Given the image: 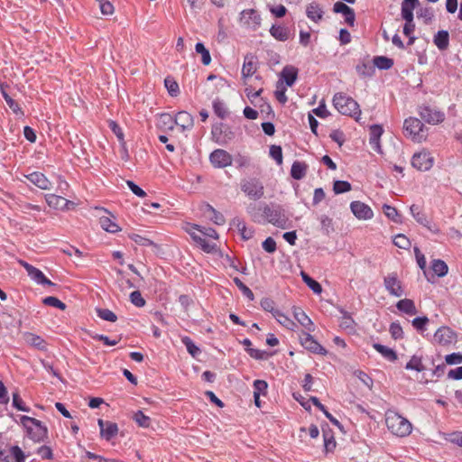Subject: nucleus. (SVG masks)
<instances>
[{"label":"nucleus","instance_id":"1","mask_svg":"<svg viewBox=\"0 0 462 462\" xmlns=\"http://www.w3.org/2000/svg\"><path fill=\"white\" fill-rule=\"evenodd\" d=\"M385 424L388 430L399 438L408 437L412 431V424L409 420L394 411L385 412Z\"/></svg>","mask_w":462,"mask_h":462},{"label":"nucleus","instance_id":"2","mask_svg":"<svg viewBox=\"0 0 462 462\" xmlns=\"http://www.w3.org/2000/svg\"><path fill=\"white\" fill-rule=\"evenodd\" d=\"M333 105L340 114L354 117L356 121L359 120L361 110L354 98L343 93H337L333 97Z\"/></svg>","mask_w":462,"mask_h":462},{"label":"nucleus","instance_id":"3","mask_svg":"<svg viewBox=\"0 0 462 462\" xmlns=\"http://www.w3.org/2000/svg\"><path fill=\"white\" fill-rule=\"evenodd\" d=\"M20 421L26 430L28 437L34 442L43 441L47 438L48 430L42 421L26 415L21 416Z\"/></svg>","mask_w":462,"mask_h":462},{"label":"nucleus","instance_id":"4","mask_svg":"<svg viewBox=\"0 0 462 462\" xmlns=\"http://www.w3.org/2000/svg\"><path fill=\"white\" fill-rule=\"evenodd\" d=\"M263 213L264 214L263 221H267L280 228L287 227L288 218L284 214V210L279 205L263 204Z\"/></svg>","mask_w":462,"mask_h":462},{"label":"nucleus","instance_id":"5","mask_svg":"<svg viewBox=\"0 0 462 462\" xmlns=\"http://www.w3.org/2000/svg\"><path fill=\"white\" fill-rule=\"evenodd\" d=\"M240 189L245 196L253 200H259L264 196L263 183L255 177L243 179L240 182Z\"/></svg>","mask_w":462,"mask_h":462},{"label":"nucleus","instance_id":"6","mask_svg":"<svg viewBox=\"0 0 462 462\" xmlns=\"http://www.w3.org/2000/svg\"><path fill=\"white\" fill-rule=\"evenodd\" d=\"M211 134L213 140L219 145H226L236 138V133L232 127L224 123L214 124Z\"/></svg>","mask_w":462,"mask_h":462},{"label":"nucleus","instance_id":"7","mask_svg":"<svg viewBox=\"0 0 462 462\" xmlns=\"http://www.w3.org/2000/svg\"><path fill=\"white\" fill-rule=\"evenodd\" d=\"M403 130L405 136L411 138L413 141L420 142L427 136L424 131V125L416 117L405 119Z\"/></svg>","mask_w":462,"mask_h":462},{"label":"nucleus","instance_id":"8","mask_svg":"<svg viewBox=\"0 0 462 462\" xmlns=\"http://www.w3.org/2000/svg\"><path fill=\"white\" fill-rule=\"evenodd\" d=\"M434 157L428 151H421L413 154L411 165L420 171H427L432 168Z\"/></svg>","mask_w":462,"mask_h":462},{"label":"nucleus","instance_id":"9","mask_svg":"<svg viewBox=\"0 0 462 462\" xmlns=\"http://www.w3.org/2000/svg\"><path fill=\"white\" fill-rule=\"evenodd\" d=\"M418 112L422 120L430 125H437L444 121L445 114L430 106H420Z\"/></svg>","mask_w":462,"mask_h":462},{"label":"nucleus","instance_id":"10","mask_svg":"<svg viewBox=\"0 0 462 462\" xmlns=\"http://www.w3.org/2000/svg\"><path fill=\"white\" fill-rule=\"evenodd\" d=\"M240 23L254 31L257 30L262 23L260 13L255 9H245L240 13Z\"/></svg>","mask_w":462,"mask_h":462},{"label":"nucleus","instance_id":"11","mask_svg":"<svg viewBox=\"0 0 462 462\" xmlns=\"http://www.w3.org/2000/svg\"><path fill=\"white\" fill-rule=\"evenodd\" d=\"M300 339L301 346L311 353L322 356L327 354L325 347H323L316 339H314L310 332H303L300 335Z\"/></svg>","mask_w":462,"mask_h":462},{"label":"nucleus","instance_id":"12","mask_svg":"<svg viewBox=\"0 0 462 462\" xmlns=\"http://www.w3.org/2000/svg\"><path fill=\"white\" fill-rule=\"evenodd\" d=\"M25 462V455L21 448L13 446L9 449L0 448V462Z\"/></svg>","mask_w":462,"mask_h":462},{"label":"nucleus","instance_id":"13","mask_svg":"<svg viewBox=\"0 0 462 462\" xmlns=\"http://www.w3.org/2000/svg\"><path fill=\"white\" fill-rule=\"evenodd\" d=\"M209 161L215 168H225L232 164V156L222 149L213 151L209 155Z\"/></svg>","mask_w":462,"mask_h":462},{"label":"nucleus","instance_id":"14","mask_svg":"<svg viewBox=\"0 0 462 462\" xmlns=\"http://www.w3.org/2000/svg\"><path fill=\"white\" fill-rule=\"evenodd\" d=\"M384 287L388 292L395 297H401L403 294V290L401 282L398 280L396 273H392L383 280Z\"/></svg>","mask_w":462,"mask_h":462},{"label":"nucleus","instance_id":"15","mask_svg":"<svg viewBox=\"0 0 462 462\" xmlns=\"http://www.w3.org/2000/svg\"><path fill=\"white\" fill-rule=\"evenodd\" d=\"M350 209L354 216L358 219L368 220L374 217L372 208L361 201H352L350 204Z\"/></svg>","mask_w":462,"mask_h":462},{"label":"nucleus","instance_id":"16","mask_svg":"<svg viewBox=\"0 0 462 462\" xmlns=\"http://www.w3.org/2000/svg\"><path fill=\"white\" fill-rule=\"evenodd\" d=\"M47 204L55 209L69 210L74 207V202L55 194L45 195Z\"/></svg>","mask_w":462,"mask_h":462},{"label":"nucleus","instance_id":"17","mask_svg":"<svg viewBox=\"0 0 462 462\" xmlns=\"http://www.w3.org/2000/svg\"><path fill=\"white\" fill-rule=\"evenodd\" d=\"M333 12L342 14L345 17V22L351 27L355 25L356 14L354 9L349 7L345 3L338 1L333 5Z\"/></svg>","mask_w":462,"mask_h":462},{"label":"nucleus","instance_id":"18","mask_svg":"<svg viewBox=\"0 0 462 462\" xmlns=\"http://www.w3.org/2000/svg\"><path fill=\"white\" fill-rule=\"evenodd\" d=\"M97 424L100 429V436L107 441L111 440L118 433V427L115 422L105 421L102 419H98Z\"/></svg>","mask_w":462,"mask_h":462},{"label":"nucleus","instance_id":"19","mask_svg":"<svg viewBox=\"0 0 462 462\" xmlns=\"http://www.w3.org/2000/svg\"><path fill=\"white\" fill-rule=\"evenodd\" d=\"M411 213L415 220L421 226L427 227L430 231L433 233H439V230L436 226H430V222L428 220L425 213L420 209V208L415 204L410 207Z\"/></svg>","mask_w":462,"mask_h":462},{"label":"nucleus","instance_id":"20","mask_svg":"<svg viewBox=\"0 0 462 462\" xmlns=\"http://www.w3.org/2000/svg\"><path fill=\"white\" fill-rule=\"evenodd\" d=\"M434 338L439 345L446 346L456 339V334L448 327L443 326L435 332Z\"/></svg>","mask_w":462,"mask_h":462},{"label":"nucleus","instance_id":"21","mask_svg":"<svg viewBox=\"0 0 462 462\" xmlns=\"http://www.w3.org/2000/svg\"><path fill=\"white\" fill-rule=\"evenodd\" d=\"M299 69L292 65H286L280 73V82H284L287 87H291L297 80Z\"/></svg>","mask_w":462,"mask_h":462},{"label":"nucleus","instance_id":"22","mask_svg":"<svg viewBox=\"0 0 462 462\" xmlns=\"http://www.w3.org/2000/svg\"><path fill=\"white\" fill-rule=\"evenodd\" d=\"M356 71L360 78H372L375 73L374 64L369 61L367 56L359 60L356 66Z\"/></svg>","mask_w":462,"mask_h":462},{"label":"nucleus","instance_id":"23","mask_svg":"<svg viewBox=\"0 0 462 462\" xmlns=\"http://www.w3.org/2000/svg\"><path fill=\"white\" fill-rule=\"evenodd\" d=\"M419 5V0H402L401 6V15L405 23L413 22V10Z\"/></svg>","mask_w":462,"mask_h":462},{"label":"nucleus","instance_id":"24","mask_svg":"<svg viewBox=\"0 0 462 462\" xmlns=\"http://www.w3.org/2000/svg\"><path fill=\"white\" fill-rule=\"evenodd\" d=\"M177 126L180 127L181 131L189 130L194 125V117L187 111H180L174 116Z\"/></svg>","mask_w":462,"mask_h":462},{"label":"nucleus","instance_id":"25","mask_svg":"<svg viewBox=\"0 0 462 462\" xmlns=\"http://www.w3.org/2000/svg\"><path fill=\"white\" fill-rule=\"evenodd\" d=\"M25 178L41 189H51V181L42 172L33 171L30 174L25 175Z\"/></svg>","mask_w":462,"mask_h":462},{"label":"nucleus","instance_id":"26","mask_svg":"<svg viewBox=\"0 0 462 462\" xmlns=\"http://www.w3.org/2000/svg\"><path fill=\"white\" fill-rule=\"evenodd\" d=\"M256 71V57L252 53H247L244 59L242 67V77L244 79L249 78Z\"/></svg>","mask_w":462,"mask_h":462},{"label":"nucleus","instance_id":"27","mask_svg":"<svg viewBox=\"0 0 462 462\" xmlns=\"http://www.w3.org/2000/svg\"><path fill=\"white\" fill-rule=\"evenodd\" d=\"M293 316L295 319L308 330V332H313L315 330L314 323L300 308H293Z\"/></svg>","mask_w":462,"mask_h":462},{"label":"nucleus","instance_id":"28","mask_svg":"<svg viewBox=\"0 0 462 462\" xmlns=\"http://www.w3.org/2000/svg\"><path fill=\"white\" fill-rule=\"evenodd\" d=\"M269 32L279 42H286L291 37V30L284 25L273 24Z\"/></svg>","mask_w":462,"mask_h":462},{"label":"nucleus","instance_id":"29","mask_svg":"<svg viewBox=\"0 0 462 462\" xmlns=\"http://www.w3.org/2000/svg\"><path fill=\"white\" fill-rule=\"evenodd\" d=\"M383 133V129L380 125H373L370 126L369 143L377 152H381L380 138Z\"/></svg>","mask_w":462,"mask_h":462},{"label":"nucleus","instance_id":"30","mask_svg":"<svg viewBox=\"0 0 462 462\" xmlns=\"http://www.w3.org/2000/svg\"><path fill=\"white\" fill-rule=\"evenodd\" d=\"M23 339L25 343L31 346L35 347L38 350H46L47 349V343L45 340L33 333L26 332L23 334Z\"/></svg>","mask_w":462,"mask_h":462},{"label":"nucleus","instance_id":"31","mask_svg":"<svg viewBox=\"0 0 462 462\" xmlns=\"http://www.w3.org/2000/svg\"><path fill=\"white\" fill-rule=\"evenodd\" d=\"M8 85L6 83H0V93L3 96L5 101L6 102L9 108L14 113V114H23V111L18 105V103L11 97V96L7 93Z\"/></svg>","mask_w":462,"mask_h":462},{"label":"nucleus","instance_id":"32","mask_svg":"<svg viewBox=\"0 0 462 462\" xmlns=\"http://www.w3.org/2000/svg\"><path fill=\"white\" fill-rule=\"evenodd\" d=\"M306 14L309 19L318 23L322 20L324 12L318 3L312 2L308 5L306 8Z\"/></svg>","mask_w":462,"mask_h":462},{"label":"nucleus","instance_id":"33","mask_svg":"<svg viewBox=\"0 0 462 462\" xmlns=\"http://www.w3.org/2000/svg\"><path fill=\"white\" fill-rule=\"evenodd\" d=\"M308 171V164L304 162L295 161L291 169V176L296 180H302Z\"/></svg>","mask_w":462,"mask_h":462},{"label":"nucleus","instance_id":"34","mask_svg":"<svg viewBox=\"0 0 462 462\" xmlns=\"http://www.w3.org/2000/svg\"><path fill=\"white\" fill-rule=\"evenodd\" d=\"M433 42L439 51H446L449 46V33L446 30L439 31L433 37Z\"/></svg>","mask_w":462,"mask_h":462},{"label":"nucleus","instance_id":"35","mask_svg":"<svg viewBox=\"0 0 462 462\" xmlns=\"http://www.w3.org/2000/svg\"><path fill=\"white\" fill-rule=\"evenodd\" d=\"M263 206L257 205L255 203H250L246 207V212L250 216L251 219L255 223H263L264 214L263 213Z\"/></svg>","mask_w":462,"mask_h":462},{"label":"nucleus","instance_id":"36","mask_svg":"<svg viewBox=\"0 0 462 462\" xmlns=\"http://www.w3.org/2000/svg\"><path fill=\"white\" fill-rule=\"evenodd\" d=\"M20 264L25 269L27 272L28 276L33 280L35 282L39 284V281H42L43 277L45 276L44 273L38 268L34 267L33 265L30 264L29 263L20 260Z\"/></svg>","mask_w":462,"mask_h":462},{"label":"nucleus","instance_id":"37","mask_svg":"<svg viewBox=\"0 0 462 462\" xmlns=\"http://www.w3.org/2000/svg\"><path fill=\"white\" fill-rule=\"evenodd\" d=\"M157 125L160 128L163 130L171 131L174 129L176 121H174V116H172L171 114L162 113L159 115Z\"/></svg>","mask_w":462,"mask_h":462},{"label":"nucleus","instance_id":"38","mask_svg":"<svg viewBox=\"0 0 462 462\" xmlns=\"http://www.w3.org/2000/svg\"><path fill=\"white\" fill-rule=\"evenodd\" d=\"M396 308L400 311H402L405 314H408V315H415L417 313V309H416L415 303L411 299H403V300H399L396 303Z\"/></svg>","mask_w":462,"mask_h":462},{"label":"nucleus","instance_id":"39","mask_svg":"<svg viewBox=\"0 0 462 462\" xmlns=\"http://www.w3.org/2000/svg\"><path fill=\"white\" fill-rule=\"evenodd\" d=\"M310 401L329 420V421L339 429H342L340 422L326 409L317 397H311Z\"/></svg>","mask_w":462,"mask_h":462},{"label":"nucleus","instance_id":"40","mask_svg":"<svg viewBox=\"0 0 462 462\" xmlns=\"http://www.w3.org/2000/svg\"><path fill=\"white\" fill-rule=\"evenodd\" d=\"M204 213L208 214L209 219L213 221L216 225L221 226L224 225L226 222L224 216L220 212L217 211L209 204H207L205 206Z\"/></svg>","mask_w":462,"mask_h":462},{"label":"nucleus","instance_id":"41","mask_svg":"<svg viewBox=\"0 0 462 462\" xmlns=\"http://www.w3.org/2000/svg\"><path fill=\"white\" fill-rule=\"evenodd\" d=\"M373 63L374 64V69L377 68L382 70L390 69L394 64L393 60L386 56L374 57Z\"/></svg>","mask_w":462,"mask_h":462},{"label":"nucleus","instance_id":"42","mask_svg":"<svg viewBox=\"0 0 462 462\" xmlns=\"http://www.w3.org/2000/svg\"><path fill=\"white\" fill-rule=\"evenodd\" d=\"M374 347L388 361L393 362L397 359V354L393 349L379 343L374 344Z\"/></svg>","mask_w":462,"mask_h":462},{"label":"nucleus","instance_id":"43","mask_svg":"<svg viewBox=\"0 0 462 462\" xmlns=\"http://www.w3.org/2000/svg\"><path fill=\"white\" fill-rule=\"evenodd\" d=\"M431 269L439 277H444L448 272V264L440 259H435L431 262Z\"/></svg>","mask_w":462,"mask_h":462},{"label":"nucleus","instance_id":"44","mask_svg":"<svg viewBox=\"0 0 462 462\" xmlns=\"http://www.w3.org/2000/svg\"><path fill=\"white\" fill-rule=\"evenodd\" d=\"M302 281L308 285V287L315 293L319 294L322 291V287L319 282L311 278L305 272L300 273Z\"/></svg>","mask_w":462,"mask_h":462},{"label":"nucleus","instance_id":"45","mask_svg":"<svg viewBox=\"0 0 462 462\" xmlns=\"http://www.w3.org/2000/svg\"><path fill=\"white\" fill-rule=\"evenodd\" d=\"M99 224L104 230L109 233H116L120 230L118 225L108 217H101Z\"/></svg>","mask_w":462,"mask_h":462},{"label":"nucleus","instance_id":"46","mask_svg":"<svg viewBox=\"0 0 462 462\" xmlns=\"http://www.w3.org/2000/svg\"><path fill=\"white\" fill-rule=\"evenodd\" d=\"M182 344L186 346L187 351L193 356L197 357L201 354V350L195 345L193 340L189 337H181Z\"/></svg>","mask_w":462,"mask_h":462},{"label":"nucleus","instance_id":"47","mask_svg":"<svg viewBox=\"0 0 462 462\" xmlns=\"http://www.w3.org/2000/svg\"><path fill=\"white\" fill-rule=\"evenodd\" d=\"M213 110L214 113L221 119L226 118L229 114L226 104L219 99H215L213 101Z\"/></svg>","mask_w":462,"mask_h":462},{"label":"nucleus","instance_id":"48","mask_svg":"<svg viewBox=\"0 0 462 462\" xmlns=\"http://www.w3.org/2000/svg\"><path fill=\"white\" fill-rule=\"evenodd\" d=\"M245 351L252 358L256 360H267L273 355V353L266 350H260L254 347L245 348Z\"/></svg>","mask_w":462,"mask_h":462},{"label":"nucleus","instance_id":"49","mask_svg":"<svg viewBox=\"0 0 462 462\" xmlns=\"http://www.w3.org/2000/svg\"><path fill=\"white\" fill-rule=\"evenodd\" d=\"M274 318L276 320L285 327L288 329H294V327H296V324L293 320H291L290 318H288L285 314H283L281 310L274 312Z\"/></svg>","mask_w":462,"mask_h":462},{"label":"nucleus","instance_id":"50","mask_svg":"<svg viewBox=\"0 0 462 462\" xmlns=\"http://www.w3.org/2000/svg\"><path fill=\"white\" fill-rule=\"evenodd\" d=\"M339 312L342 314V320L340 322V327L342 328L347 329H353L356 323L355 320L352 319L349 312L345 310L343 308L338 309Z\"/></svg>","mask_w":462,"mask_h":462},{"label":"nucleus","instance_id":"51","mask_svg":"<svg viewBox=\"0 0 462 462\" xmlns=\"http://www.w3.org/2000/svg\"><path fill=\"white\" fill-rule=\"evenodd\" d=\"M195 50L198 53L201 54V62L206 66L209 65L211 62V56L205 45L202 42H197Z\"/></svg>","mask_w":462,"mask_h":462},{"label":"nucleus","instance_id":"52","mask_svg":"<svg viewBox=\"0 0 462 462\" xmlns=\"http://www.w3.org/2000/svg\"><path fill=\"white\" fill-rule=\"evenodd\" d=\"M405 368L408 370H414L418 373L423 372L425 370V366L421 362V358L413 356L411 360L406 364Z\"/></svg>","mask_w":462,"mask_h":462},{"label":"nucleus","instance_id":"53","mask_svg":"<svg viewBox=\"0 0 462 462\" xmlns=\"http://www.w3.org/2000/svg\"><path fill=\"white\" fill-rule=\"evenodd\" d=\"M417 16L422 18L425 24H430L434 18V10L432 7H421L417 11Z\"/></svg>","mask_w":462,"mask_h":462},{"label":"nucleus","instance_id":"54","mask_svg":"<svg viewBox=\"0 0 462 462\" xmlns=\"http://www.w3.org/2000/svg\"><path fill=\"white\" fill-rule=\"evenodd\" d=\"M383 210L384 215L392 221H393L395 223L402 222L401 216L399 215L397 209L394 207L384 204L383 206Z\"/></svg>","mask_w":462,"mask_h":462},{"label":"nucleus","instance_id":"55","mask_svg":"<svg viewBox=\"0 0 462 462\" xmlns=\"http://www.w3.org/2000/svg\"><path fill=\"white\" fill-rule=\"evenodd\" d=\"M324 448L326 452H331L336 448V440L330 431L323 430Z\"/></svg>","mask_w":462,"mask_h":462},{"label":"nucleus","instance_id":"56","mask_svg":"<svg viewBox=\"0 0 462 462\" xmlns=\"http://www.w3.org/2000/svg\"><path fill=\"white\" fill-rule=\"evenodd\" d=\"M320 225H321V230L323 234L328 236L330 233L334 232V226H333V220L331 217L322 215L320 217Z\"/></svg>","mask_w":462,"mask_h":462},{"label":"nucleus","instance_id":"57","mask_svg":"<svg viewBox=\"0 0 462 462\" xmlns=\"http://www.w3.org/2000/svg\"><path fill=\"white\" fill-rule=\"evenodd\" d=\"M129 238L133 240L135 244L142 246H154L158 247V245L149 238L143 237L138 234H131L129 235Z\"/></svg>","mask_w":462,"mask_h":462},{"label":"nucleus","instance_id":"58","mask_svg":"<svg viewBox=\"0 0 462 462\" xmlns=\"http://www.w3.org/2000/svg\"><path fill=\"white\" fill-rule=\"evenodd\" d=\"M96 311L97 317L104 320L110 322H116L117 320V316L108 309L98 308L96 310Z\"/></svg>","mask_w":462,"mask_h":462},{"label":"nucleus","instance_id":"59","mask_svg":"<svg viewBox=\"0 0 462 462\" xmlns=\"http://www.w3.org/2000/svg\"><path fill=\"white\" fill-rule=\"evenodd\" d=\"M351 189V184L346 180H335L333 183V191L336 194H342L350 191Z\"/></svg>","mask_w":462,"mask_h":462},{"label":"nucleus","instance_id":"60","mask_svg":"<svg viewBox=\"0 0 462 462\" xmlns=\"http://www.w3.org/2000/svg\"><path fill=\"white\" fill-rule=\"evenodd\" d=\"M164 85L171 97H177L180 93V88L178 83L170 77H167L164 79Z\"/></svg>","mask_w":462,"mask_h":462},{"label":"nucleus","instance_id":"61","mask_svg":"<svg viewBox=\"0 0 462 462\" xmlns=\"http://www.w3.org/2000/svg\"><path fill=\"white\" fill-rule=\"evenodd\" d=\"M42 303L44 305H46V306L54 307V308H57L59 310H64L66 309V307H67L64 302H62L57 297H54V296L45 297L42 300Z\"/></svg>","mask_w":462,"mask_h":462},{"label":"nucleus","instance_id":"62","mask_svg":"<svg viewBox=\"0 0 462 462\" xmlns=\"http://www.w3.org/2000/svg\"><path fill=\"white\" fill-rule=\"evenodd\" d=\"M233 282L246 298H248L250 300L254 299L251 289L247 287L238 277H235Z\"/></svg>","mask_w":462,"mask_h":462},{"label":"nucleus","instance_id":"63","mask_svg":"<svg viewBox=\"0 0 462 462\" xmlns=\"http://www.w3.org/2000/svg\"><path fill=\"white\" fill-rule=\"evenodd\" d=\"M269 153L278 165L282 164V149L280 145H271Z\"/></svg>","mask_w":462,"mask_h":462},{"label":"nucleus","instance_id":"64","mask_svg":"<svg viewBox=\"0 0 462 462\" xmlns=\"http://www.w3.org/2000/svg\"><path fill=\"white\" fill-rule=\"evenodd\" d=\"M277 89L274 92V96L276 99L282 105H284L287 101V96H286V87L282 85V82L278 81L277 82Z\"/></svg>","mask_w":462,"mask_h":462}]
</instances>
